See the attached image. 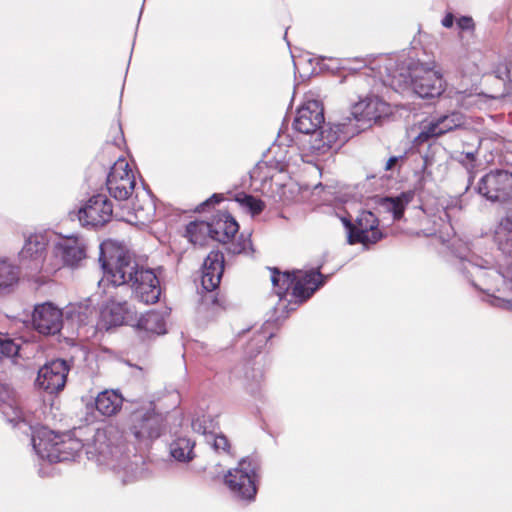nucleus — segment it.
I'll return each mask as SVG.
<instances>
[{
    "instance_id": "aec40b11",
    "label": "nucleus",
    "mask_w": 512,
    "mask_h": 512,
    "mask_svg": "<svg viewBox=\"0 0 512 512\" xmlns=\"http://www.w3.org/2000/svg\"><path fill=\"white\" fill-rule=\"evenodd\" d=\"M466 124V117L459 111L442 115L424 125L417 139L426 141L429 138L439 137L450 131L461 128Z\"/></svg>"
},
{
    "instance_id": "9b49d317",
    "label": "nucleus",
    "mask_w": 512,
    "mask_h": 512,
    "mask_svg": "<svg viewBox=\"0 0 512 512\" xmlns=\"http://www.w3.org/2000/svg\"><path fill=\"white\" fill-rule=\"evenodd\" d=\"M347 231L348 243L353 245L361 243L364 246L375 244L382 239L383 234L378 229L379 220L371 211H362L352 223L347 218H342Z\"/></svg>"
},
{
    "instance_id": "393cba45",
    "label": "nucleus",
    "mask_w": 512,
    "mask_h": 512,
    "mask_svg": "<svg viewBox=\"0 0 512 512\" xmlns=\"http://www.w3.org/2000/svg\"><path fill=\"white\" fill-rule=\"evenodd\" d=\"M13 395L14 392L8 385L0 383V411L8 422L17 426L23 421L21 420V411L16 406Z\"/></svg>"
},
{
    "instance_id": "f03ea898",
    "label": "nucleus",
    "mask_w": 512,
    "mask_h": 512,
    "mask_svg": "<svg viewBox=\"0 0 512 512\" xmlns=\"http://www.w3.org/2000/svg\"><path fill=\"white\" fill-rule=\"evenodd\" d=\"M453 241L450 246L451 252L460 260L459 271L471 283V285L479 291L487 295L486 301L495 307L502 309H512V302L502 297L495 296L496 292H505L506 281L504 274L498 269L492 267H484L482 264L474 263L466 259L469 248L466 244H461L460 248H456Z\"/></svg>"
},
{
    "instance_id": "0eeeda50",
    "label": "nucleus",
    "mask_w": 512,
    "mask_h": 512,
    "mask_svg": "<svg viewBox=\"0 0 512 512\" xmlns=\"http://www.w3.org/2000/svg\"><path fill=\"white\" fill-rule=\"evenodd\" d=\"M388 75L393 79L399 76L398 83L410 82L411 87L416 95L423 99L437 98L445 90V82L442 75L432 69L426 68H404L395 69L392 59L389 60L386 66Z\"/></svg>"
},
{
    "instance_id": "de8ad7c7",
    "label": "nucleus",
    "mask_w": 512,
    "mask_h": 512,
    "mask_svg": "<svg viewBox=\"0 0 512 512\" xmlns=\"http://www.w3.org/2000/svg\"><path fill=\"white\" fill-rule=\"evenodd\" d=\"M397 161H398V157H396V156L390 157L386 162L385 170H391L394 167V165L397 163Z\"/></svg>"
},
{
    "instance_id": "ddd939ff",
    "label": "nucleus",
    "mask_w": 512,
    "mask_h": 512,
    "mask_svg": "<svg viewBox=\"0 0 512 512\" xmlns=\"http://www.w3.org/2000/svg\"><path fill=\"white\" fill-rule=\"evenodd\" d=\"M113 206L104 194L91 196L78 211V219L83 227L99 229L111 221Z\"/></svg>"
},
{
    "instance_id": "473e14b6",
    "label": "nucleus",
    "mask_w": 512,
    "mask_h": 512,
    "mask_svg": "<svg viewBox=\"0 0 512 512\" xmlns=\"http://www.w3.org/2000/svg\"><path fill=\"white\" fill-rule=\"evenodd\" d=\"M139 328L158 335L166 333V323L161 312L149 311L142 315L137 322Z\"/></svg>"
},
{
    "instance_id": "7c9ffc66",
    "label": "nucleus",
    "mask_w": 512,
    "mask_h": 512,
    "mask_svg": "<svg viewBox=\"0 0 512 512\" xmlns=\"http://www.w3.org/2000/svg\"><path fill=\"white\" fill-rule=\"evenodd\" d=\"M212 225L206 221H192L186 226V237L194 245H205L208 238L212 239Z\"/></svg>"
},
{
    "instance_id": "c756f323",
    "label": "nucleus",
    "mask_w": 512,
    "mask_h": 512,
    "mask_svg": "<svg viewBox=\"0 0 512 512\" xmlns=\"http://www.w3.org/2000/svg\"><path fill=\"white\" fill-rule=\"evenodd\" d=\"M132 209L135 216L141 221H150L155 214V205L150 193L146 190L136 192L132 202Z\"/></svg>"
},
{
    "instance_id": "2eb2a0df",
    "label": "nucleus",
    "mask_w": 512,
    "mask_h": 512,
    "mask_svg": "<svg viewBox=\"0 0 512 512\" xmlns=\"http://www.w3.org/2000/svg\"><path fill=\"white\" fill-rule=\"evenodd\" d=\"M68 373L67 362L63 359H55L39 369L35 384L49 394L58 393L64 389Z\"/></svg>"
},
{
    "instance_id": "1a4fd4ad",
    "label": "nucleus",
    "mask_w": 512,
    "mask_h": 512,
    "mask_svg": "<svg viewBox=\"0 0 512 512\" xmlns=\"http://www.w3.org/2000/svg\"><path fill=\"white\" fill-rule=\"evenodd\" d=\"M293 126L295 130L303 134H313L314 140L312 148L319 154H326L331 149L320 150L317 149L316 143L321 139V132L329 126L334 127L338 124L325 123L324 108L318 100H309L297 110V115L294 119Z\"/></svg>"
},
{
    "instance_id": "dca6fc26",
    "label": "nucleus",
    "mask_w": 512,
    "mask_h": 512,
    "mask_svg": "<svg viewBox=\"0 0 512 512\" xmlns=\"http://www.w3.org/2000/svg\"><path fill=\"white\" fill-rule=\"evenodd\" d=\"M63 312L51 302L37 304L32 313V326L42 335L58 334L63 327Z\"/></svg>"
},
{
    "instance_id": "c9c22d12",
    "label": "nucleus",
    "mask_w": 512,
    "mask_h": 512,
    "mask_svg": "<svg viewBox=\"0 0 512 512\" xmlns=\"http://www.w3.org/2000/svg\"><path fill=\"white\" fill-rule=\"evenodd\" d=\"M263 374L260 370L248 368L245 372V389L252 396H257L261 389Z\"/></svg>"
},
{
    "instance_id": "4c0bfd02",
    "label": "nucleus",
    "mask_w": 512,
    "mask_h": 512,
    "mask_svg": "<svg viewBox=\"0 0 512 512\" xmlns=\"http://www.w3.org/2000/svg\"><path fill=\"white\" fill-rule=\"evenodd\" d=\"M21 343L8 335H0V356L13 358L19 354Z\"/></svg>"
},
{
    "instance_id": "79ce46f5",
    "label": "nucleus",
    "mask_w": 512,
    "mask_h": 512,
    "mask_svg": "<svg viewBox=\"0 0 512 512\" xmlns=\"http://www.w3.org/2000/svg\"><path fill=\"white\" fill-rule=\"evenodd\" d=\"M456 23L458 28L462 31H472L475 27L474 21L470 16H461Z\"/></svg>"
},
{
    "instance_id": "7ed1b4c3",
    "label": "nucleus",
    "mask_w": 512,
    "mask_h": 512,
    "mask_svg": "<svg viewBox=\"0 0 512 512\" xmlns=\"http://www.w3.org/2000/svg\"><path fill=\"white\" fill-rule=\"evenodd\" d=\"M36 455L49 463L71 461L84 449V443L70 435L56 434L45 426L29 427Z\"/></svg>"
},
{
    "instance_id": "a19ab883",
    "label": "nucleus",
    "mask_w": 512,
    "mask_h": 512,
    "mask_svg": "<svg viewBox=\"0 0 512 512\" xmlns=\"http://www.w3.org/2000/svg\"><path fill=\"white\" fill-rule=\"evenodd\" d=\"M251 248H252V242H251L250 238L249 237L244 238V236L241 235V241L237 244L232 243L228 247V250H229V252H231L233 254H239L242 252H246L247 249H251Z\"/></svg>"
},
{
    "instance_id": "5701e85b",
    "label": "nucleus",
    "mask_w": 512,
    "mask_h": 512,
    "mask_svg": "<svg viewBox=\"0 0 512 512\" xmlns=\"http://www.w3.org/2000/svg\"><path fill=\"white\" fill-rule=\"evenodd\" d=\"M494 241L503 255L512 257V206L496 226Z\"/></svg>"
},
{
    "instance_id": "2f4dec72",
    "label": "nucleus",
    "mask_w": 512,
    "mask_h": 512,
    "mask_svg": "<svg viewBox=\"0 0 512 512\" xmlns=\"http://www.w3.org/2000/svg\"><path fill=\"white\" fill-rule=\"evenodd\" d=\"M123 484L131 483L142 476L143 468L138 462H131L122 453V457L117 463V467L113 469Z\"/></svg>"
},
{
    "instance_id": "f3484780",
    "label": "nucleus",
    "mask_w": 512,
    "mask_h": 512,
    "mask_svg": "<svg viewBox=\"0 0 512 512\" xmlns=\"http://www.w3.org/2000/svg\"><path fill=\"white\" fill-rule=\"evenodd\" d=\"M54 254L64 266L79 268L87 258L86 240L77 235L65 236L55 243Z\"/></svg>"
},
{
    "instance_id": "c85d7f7f",
    "label": "nucleus",
    "mask_w": 512,
    "mask_h": 512,
    "mask_svg": "<svg viewBox=\"0 0 512 512\" xmlns=\"http://www.w3.org/2000/svg\"><path fill=\"white\" fill-rule=\"evenodd\" d=\"M212 225V239L221 243L230 241L239 229L236 220L229 214H223Z\"/></svg>"
},
{
    "instance_id": "423d86ee",
    "label": "nucleus",
    "mask_w": 512,
    "mask_h": 512,
    "mask_svg": "<svg viewBox=\"0 0 512 512\" xmlns=\"http://www.w3.org/2000/svg\"><path fill=\"white\" fill-rule=\"evenodd\" d=\"M261 463L257 457L242 458L235 468L228 470L224 483L232 496L238 500L252 502L255 500L260 478Z\"/></svg>"
},
{
    "instance_id": "ea45409f",
    "label": "nucleus",
    "mask_w": 512,
    "mask_h": 512,
    "mask_svg": "<svg viewBox=\"0 0 512 512\" xmlns=\"http://www.w3.org/2000/svg\"><path fill=\"white\" fill-rule=\"evenodd\" d=\"M271 337L272 333L268 334L265 331L257 332L248 344L249 353H259Z\"/></svg>"
},
{
    "instance_id": "20e7f679",
    "label": "nucleus",
    "mask_w": 512,
    "mask_h": 512,
    "mask_svg": "<svg viewBox=\"0 0 512 512\" xmlns=\"http://www.w3.org/2000/svg\"><path fill=\"white\" fill-rule=\"evenodd\" d=\"M271 282L279 300L282 301L288 291L295 299L294 306L307 301L320 287L325 284L327 276L320 273V268L308 271L280 272L277 268H269Z\"/></svg>"
},
{
    "instance_id": "09e8293b",
    "label": "nucleus",
    "mask_w": 512,
    "mask_h": 512,
    "mask_svg": "<svg viewBox=\"0 0 512 512\" xmlns=\"http://www.w3.org/2000/svg\"><path fill=\"white\" fill-rule=\"evenodd\" d=\"M505 74H506V77L508 78V80L510 82H512V69L506 68Z\"/></svg>"
},
{
    "instance_id": "4be33fe9",
    "label": "nucleus",
    "mask_w": 512,
    "mask_h": 512,
    "mask_svg": "<svg viewBox=\"0 0 512 512\" xmlns=\"http://www.w3.org/2000/svg\"><path fill=\"white\" fill-rule=\"evenodd\" d=\"M224 271V256L220 251H211L204 260L201 283L206 291L215 290Z\"/></svg>"
},
{
    "instance_id": "412c9836",
    "label": "nucleus",
    "mask_w": 512,
    "mask_h": 512,
    "mask_svg": "<svg viewBox=\"0 0 512 512\" xmlns=\"http://www.w3.org/2000/svg\"><path fill=\"white\" fill-rule=\"evenodd\" d=\"M46 245V239L43 235H30L25 240L24 246L19 253L21 265L31 272L40 271L45 258Z\"/></svg>"
},
{
    "instance_id": "a211bd4d",
    "label": "nucleus",
    "mask_w": 512,
    "mask_h": 512,
    "mask_svg": "<svg viewBox=\"0 0 512 512\" xmlns=\"http://www.w3.org/2000/svg\"><path fill=\"white\" fill-rule=\"evenodd\" d=\"M128 287L135 297L145 304H154L160 299V282L150 268L141 267Z\"/></svg>"
},
{
    "instance_id": "6e6552de",
    "label": "nucleus",
    "mask_w": 512,
    "mask_h": 512,
    "mask_svg": "<svg viewBox=\"0 0 512 512\" xmlns=\"http://www.w3.org/2000/svg\"><path fill=\"white\" fill-rule=\"evenodd\" d=\"M100 249L99 262L103 269L104 278L113 286L128 287L141 266L126 251L117 250L107 256L102 245Z\"/></svg>"
},
{
    "instance_id": "39448f33",
    "label": "nucleus",
    "mask_w": 512,
    "mask_h": 512,
    "mask_svg": "<svg viewBox=\"0 0 512 512\" xmlns=\"http://www.w3.org/2000/svg\"><path fill=\"white\" fill-rule=\"evenodd\" d=\"M88 460L105 469H115L122 457V434L115 426L95 430L91 439L84 443Z\"/></svg>"
},
{
    "instance_id": "58836bf2",
    "label": "nucleus",
    "mask_w": 512,
    "mask_h": 512,
    "mask_svg": "<svg viewBox=\"0 0 512 512\" xmlns=\"http://www.w3.org/2000/svg\"><path fill=\"white\" fill-rule=\"evenodd\" d=\"M208 444L218 453L230 455V443L227 437L223 434H209L206 440Z\"/></svg>"
},
{
    "instance_id": "f257e3e1",
    "label": "nucleus",
    "mask_w": 512,
    "mask_h": 512,
    "mask_svg": "<svg viewBox=\"0 0 512 512\" xmlns=\"http://www.w3.org/2000/svg\"><path fill=\"white\" fill-rule=\"evenodd\" d=\"M388 103L378 96H367L351 107V116L338 123L336 130L329 126L320 135L321 139L316 143V148L322 151L327 149L338 150L346 141L360 132L370 128L381 118L390 114Z\"/></svg>"
},
{
    "instance_id": "e433bc0d",
    "label": "nucleus",
    "mask_w": 512,
    "mask_h": 512,
    "mask_svg": "<svg viewBox=\"0 0 512 512\" xmlns=\"http://www.w3.org/2000/svg\"><path fill=\"white\" fill-rule=\"evenodd\" d=\"M191 426L194 432L204 435L207 440L209 434L214 433L216 422L211 416L202 415L193 419Z\"/></svg>"
},
{
    "instance_id": "6ab92c4d",
    "label": "nucleus",
    "mask_w": 512,
    "mask_h": 512,
    "mask_svg": "<svg viewBox=\"0 0 512 512\" xmlns=\"http://www.w3.org/2000/svg\"><path fill=\"white\" fill-rule=\"evenodd\" d=\"M136 312L127 301L110 300L99 313L100 329L128 325L136 321Z\"/></svg>"
},
{
    "instance_id": "4468645a",
    "label": "nucleus",
    "mask_w": 512,
    "mask_h": 512,
    "mask_svg": "<svg viewBox=\"0 0 512 512\" xmlns=\"http://www.w3.org/2000/svg\"><path fill=\"white\" fill-rule=\"evenodd\" d=\"M111 197L118 201L127 200L135 189V177L125 160H118L111 167L106 180Z\"/></svg>"
},
{
    "instance_id": "f704fd0d",
    "label": "nucleus",
    "mask_w": 512,
    "mask_h": 512,
    "mask_svg": "<svg viewBox=\"0 0 512 512\" xmlns=\"http://www.w3.org/2000/svg\"><path fill=\"white\" fill-rule=\"evenodd\" d=\"M236 202L243 208H246L253 216L260 214L264 208L265 203L252 195L241 193L235 197Z\"/></svg>"
},
{
    "instance_id": "c03bdc74",
    "label": "nucleus",
    "mask_w": 512,
    "mask_h": 512,
    "mask_svg": "<svg viewBox=\"0 0 512 512\" xmlns=\"http://www.w3.org/2000/svg\"><path fill=\"white\" fill-rule=\"evenodd\" d=\"M456 159L462 164H472L476 160V152H462Z\"/></svg>"
},
{
    "instance_id": "37998d69",
    "label": "nucleus",
    "mask_w": 512,
    "mask_h": 512,
    "mask_svg": "<svg viewBox=\"0 0 512 512\" xmlns=\"http://www.w3.org/2000/svg\"><path fill=\"white\" fill-rule=\"evenodd\" d=\"M223 200V196L222 194H213L210 198H208L207 200H205L203 203H201L199 205V207L197 208V211L200 212V211H203L204 210V207L206 206H213L215 204H218L220 203L221 201Z\"/></svg>"
},
{
    "instance_id": "cd10ccee",
    "label": "nucleus",
    "mask_w": 512,
    "mask_h": 512,
    "mask_svg": "<svg viewBox=\"0 0 512 512\" xmlns=\"http://www.w3.org/2000/svg\"><path fill=\"white\" fill-rule=\"evenodd\" d=\"M195 444V441L189 437H176L169 445V453L175 461L189 463L196 456L194 452Z\"/></svg>"
},
{
    "instance_id": "49530a36",
    "label": "nucleus",
    "mask_w": 512,
    "mask_h": 512,
    "mask_svg": "<svg viewBox=\"0 0 512 512\" xmlns=\"http://www.w3.org/2000/svg\"><path fill=\"white\" fill-rule=\"evenodd\" d=\"M441 24L445 28H451L454 24V15L451 12H448L442 19Z\"/></svg>"
},
{
    "instance_id": "b1692460",
    "label": "nucleus",
    "mask_w": 512,
    "mask_h": 512,
    "mask_svg": "<svg viewBox=\"0 0 512 512\" xmlns=\"http://www.w3.org/2000/svg\"><path fill=\"white\" fill-rule=\"evenodd\" d=\"M96 316L97 311L90 299L85 302L70 304L66 310L67 320L76 324L79 328L93 324Z\"/></svg>"
},
{
    "instance_id": "9d476101",
    "label": "nucleus",
    "mask_w": 512,
    "mask_h": 512,
    "mask_svg": "<svg viewBox=\"0 0 512 512\" xmlns=\"http://www.w3.org/2000/svg\"><path fill=\"white\" fill-rule=\"evenodd\" d=\"M163 416L150 405L133 411L129 417V432L139 444L148 445L161 435Z\"/></svg>"
},
{
    "instance_id": "f8f14e48",
    "label": "nucleus",
    "mask_w": 512,
    "mask_h": 512,
    "mask_svg": "<svg viewBox=\"0 0 512 512\" xmlns=\"http://www.w3.org/2000/svg\"><path fill=\"white\" fill-rule=\"evenodd\" d=\"M477 193L491 202H502L512 197V173L493 170L480 178Z\"/></svg>"
},
{
    "instance_id": "bb28decb",
    "label": "nucleus",
    "mask_w": 512,
    "mask_h": 512,
    "mask_svg": "<svg viewBox=\"0 0 512 512\" xmlns=\"http://www.w3.org/2000/svg\"><path fill=\"white\" fill-rule=\"evenodd\" d=\"M122 395L116 390H104L95 399V407L104 416L115 415L122 407Z\"/></svg>"
},
{
    "instance_id": "72a5a7b5",
    "label": "nucleus",
    "mask_w": 512,
    "mask_h": 512,
    "mask_svg": "<svg viewBox=\"0 0 512 512\" xmlns=\"http://www.w3.org/2000/svg\"><path fill=\"white\" fill-rule=\"evenodd\" d=\"M18 279V267L6 260H0V293L14 286Z\"/></svg>"
},
{
    "instance_id": "a18cd8bd",
    "label": "nucleus",
    "mask_w": 512,
    "mask_h": 512,
    "mask_svg": "<svg viewBox=\"0 0 512 512\" xmlns=\"http://www.w3.org/2000/svg\"><path fill=\"white\" fill-rule=\"evenodd\" d=\"M504 276L506 281L505 291H512V265L508 267Z\"/></svg>"
},
{
    "instance_id": "a878e982",
    "label": "nucleus",
    "mask_w": 512,
    "mask_h": 512,
    "mask_svg": "<svg viewBox=\"0 0 512 512\" xmlns=\"http://www.w3.org/2000/svg\"><path fill=\"white\" fill-rule=\"evenodd\" d=\"M413 191H405L395 197H383L379 201L380 207L392 214L394 220H400L403 217L407 205L414 199Z\"/></svg>"
}]
</instances>
